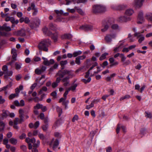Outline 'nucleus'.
Segmentation results:
<instances>
[{
  "label": "nucleus",
  "instance_id": "1",
  "mask_svg": "<svg viewBox=\"0 0 152 152\" xmlns=\"http://www.w3.org/2000/svg\"><path fill=\"white\" fill-rule=\"evenodd\" d=\"M50 44L51 42L48 39H45L39 42L38 47L39 50L48 52V47L49 45H50Z\"/></svg>",
  "mask_w": 152,
  "mask_h": 152
},
{
  "label": "nucleus",
  "instance_id": "2",
  "mask_svg": "<svg viewBox=\"0 0 152 152\" xmlns=\"http://www.w3.org/2000/svg\"><path fill=\"white\" fill-rule=\"evenodd\" d=\"M106 10V7L101 4L95 5L93 7V11L94 13H102L105 12Z\"/></svg>",
  "mask_w": 152,
  "mask_h": 152
},
{
  "label": "nucleus",
  "instance_id": "3",
  "mask_svg": "<svg viewBox=\"0 0 152 152\" xmlns=\"http://www.w3.org/2000/svg\"><path fill=\"white\" fill-rule=\"evenodd\" d=\"M111 23L108 20H104L102 21V27L101 30L102 32H104L107 30L109 27L110 26Z\"/></svg>",
  "mask_w": 152,
  "mask_h": 152
},
{
  "label": "nucleus",
  "instance_id": "4",
  "mask_svg": "<svg viewBox=\"0 0 152 152\" xmlns=\"http://www.w3.org/2000/svg\"><path fill=\"white\" fill-rule=\"evenodd\" d=\"M79 29L85 31H90L93 30V26L90 25L85 24L80 26Z\"/></svg>",
  "mask_w": 152,
  "mask_h": 152
},
{
  "label": "nucleus",
  "instance_id": "5",
  "mask_svg": "<svg viewBox=\"0 0 152 152\" xmlns=\"http://www.w3.org/2000/svg\"><path fill=\"white\" fill-rule=\"evenodd\" d=\"M46 68V66H42L41 67L36 69L35 70V73L38 75H40L45 71Z\"/></svg>",
  "mask_w": 152,
  "mask_h": 152
},
{
  "label": "nucleus",
  "instance_id": "6",
  "mask_svg": "<svg viewBox=\"0 0 152 152\" xmlns=\"http://www.w3.org/2000/svg\"><path fill=\"white\" fill-rule=\"evenodd\" d=\"M72 71L71 70H69L65 69L63 71L60 70L59 71L58 74L59 76H63L65 75H71Z\"/></svg>",
  "mask_w": 152,
  "mask_h": 152
},
{
  "label": "nucleus",
  "instance_id": "7",
  "mask_svg": "<svg viewBox=\"0 0 152 152\" xmlns=\"http://www.w3.org/2000/svg\"><path fill=\"white\" fill-rule=\"evenodd\" d=\"M115 37L116 35L115 34H107L105 37V39L108 43H110L112 41V39L115 38Z\"/></svg>",
  "mask_w": 152,
  "mask_h": 152
},
{
  "label": "nucleus",
  "instance_id": "8",
  "mask_svg": "<svg viewBox=\"0 0 152 152\" xmlns=\"http://www.w3.org/2000/svg\"><path fill=\"white\" fill-rule=\"evenodd\" d=\"M14 35L21 37L24 36L26 35L25 31L23 29H21L20 30L15 31L13 32Z\"/></svg>",
  "mask_w": 152,
  "mask_h": 152
},
{
  "label": "nucleus",
  "instance_id": "9",
  "mask_svg": "<svg viewBox=\"0 0 152 152\" xmlns=\"http://www.w3.org/2000/svg\"><path fill=\"white\" fill-rule=\"evenodd\" d=\"M144 31H143L141 33H143ZM141 32H136L134 34V36L135 37H140L138 40V42L140 43H141L144 40V36L141 34Z\"/></svg>",
  "mask_w": 152,
  "mask_h": 152
},
{
  "label": "nucleus",
  "instance_id": "10",
  "mask_svg": "<svg viewBox=\"0 0 152 152\" xmlns=\"http://www.w3.org/2000/svg\"><path fill=\"white\" fill-rule=\"evenodd\" d=\"M145 0H135L134 2V6L137 8L141 7L143 4Z\"/></svg>",
  "mask_w": 152,
  "mask_h": 152
},
{
  "label": "nucleus",
  "instance_id": "11",
  "mask_svg": "<svg viewBox=\"0 0 152 152\" xmlns=\"http://www.w3.org/2000/svg\"><path fill=\"white\" fill-rule=\"evenodd\" d=\"M61 81L64 83V86H67L69 83V78L68 77H61Z\"/></svg>",
  "mask_w": 152,
  "mask_h": 152
},
{
  "label": "nucleus",
  "instance_id": "12",
  "mask_svg": "<svg viewBox=\"0 0 152 152\" xmlns=\"http://www.w3.org/2000/svg\"><path fill=\"white\" fill-rule=\"evenodd\" d=\"M119 21L121 22H126L130 20V18L129 17H126L125 16H123L119 18Z\"/></svg>",
  "mask_w": 152,
  "mask_h": 152
},
{
  "label": "nucleus",
  "instance_id": "13",
  "mask_svg": "<svg viewBox=\"0 0 152 152\" xmlns=\"http://www.w3.org/2000/svg\"><path fill=\"white\" fill-rule=\"evenodd\" d=\"M138 19L140 21L137 22L138 24L142 23L144 20V18L143 17V13L142 12H140L138 15Z\"/></svg>",
  "mask_w": 152,
  "mask_h": 152
},
{
  "label": "nucleus",
  "instance_id": "14",
  "mask_svg": "<svg viewBox=\"0 0 152 152\" xmlns=\"http://www.w3.org/2000/svg\"><path fill=\"white\" fill-rule=\"evenodd\" d=\"M61 38L63 39H70L72 37V36L69 34H65L62 35L61 36Z\"/></svg>",
  "mask_w": 152,
  "mask_h": 152
},
{
  "label": "nucleus",
  "instance_id": "15",
  "mask_svg": "<svg viewBox=\"0 0 152 152\" xmlns=\"http://www.w3.org/2000/svg\"><path fill=\"white\" fill-rule=\"evenodd\" d=\"M26 142L28 144L29 143H33L35 142L36 140L34 138L30 139L28 137H27L26 139Z\"/></svg>",
  "mask_w": 152,
  "mask_h": 152
},
{
  "label": "nucleus",
  "instance_id": "16",
  "mask_svg": "<svg viewBox=\"0 0 152 152\" xmlns=\"http://www.w3.org/2000/svg\"><path fill=\"white\" fill-rule=\"evenodd\" d=\"M126 7V6L123 5H116L113 8L117 10H122Z\"/></svg>",
  "mask_w": 152,
  "mask_h": 152
},
{
  "label": "nucleus",
  "instance_id": "17",
  "mask_svg": "<svg viewBox=\"0 0 152 152\" xmlns=\"http://www.w3.org/2000/svg\"><path fill=\"white\" fill-rule=\"evenodd\" d=\"M49 28L50 29L53 31H56L57 29L56 25L53 24L52 23H51L49 24Z\"/></svg>",
  "mask_w": 152,
  "mask_h": 152
},
{
  "label": "nucleus",
  "instance_id": "18",
  "mask_svg": "<svg viewBox=\"0 0 152 152\" xmlns=\"http://www.w3.org/2000/svg\"><path fill=\"white\" fill-rule=\"evenodd\" d=\"M91 79L90 77H85V78L82 79V81L85 83H89L91 80Z\"/></svg>",
  "mask_w": 152,
  "mask_h": 152
},
{
  "label": "nucleus",
  "instance_id": "19",
  "mask_svg": "<svg viewBox=\"0 0 152 152\" xmlns=\"http://www.w3.org/2000/svg\"><path fill=\"white\" fill-rule=\"evenodd\" d=\"M89 64H92L93 65L92 66L90 67L88 71L87 72L86 76H88L89 75V72L90 70L92 69L95 66H96L97 65V63L96 62H94V63H92L91 64L90 63Z\"/></svg>",
  "mask_w": 152,
  "mask_h": 152
},
{
  "label": "nucleus",
  "instance_id": "20",
  "mask_svg": "<svg viewBox=\"0 0 152 152\" xmlns=\"http://www.w3.org/2000/svg\"><path fill=\"white\" fill-rule=\"evenodd\" d=\"M134 12L133 10L131 9L127 10L125 12V14L126 15L129 16L132 15Z\"/></svg>",
  "mask_w": 152,
  "mask_h": 152
},
{
  "label": "nucleus",
  "instance_id": "21",
  "mask_svg": "<svg viewBox=\"0 0 152 152\" xmlns=\"http://www.w3.org/2000/svg\"><path fill=\"white\" fill-rule=\"evenodd\" d=\"M10 143L13 145H16L17 143V140L14 138H12L9 140Z\"/></svg>",
  "mask_w": 152,
  "mask_h": 152
},
{
  "label": "nucleus",
  "instance_id": "22",
  "mask_svg": "<svg viewBox=\"0 0 152 152\" xmlns=\"http://www.w3.org/2000/svg\"><path fill=\"white\" fill-rule=\"evenodd\" d=\"M59 141L58 140H56L54 142L53 147V149L55 150L59 145Z\"/></svg>",
  "mask_w": 152,
  "mask_h": 152
},
{
  "label": "nucleus",
  "instance_id": "23",
  "mask_svg": "<svg viewBox=\"0 0 152 152\" xmlns=\"http://www.w3.org/2000/svg\"><path fill=\"white\" fill-rule=\"evenodd\" d=\"M67 63L68 62L67 60L62 61H60V64L61 66L62 67L61 69H64V66L66 65L67 64Z\"/></svg>",
  "mask_w": 152,
  "mask_h": 152
},
{
  "label": "nucleus",
  "instance_id": "24",
  "mask_svg": "<svg viewBox=\"0 0 152 152\" xmlns=\"http://www.w3.org/2000/svg\"><path fill=\"white\" fill-rule=\"evenodd\" d=\"M12 23L18 24L19 22V20H15L14 18L13 17H10V21Z\"/></svg>",
  "mask_w": 152,
  "mask_h": 152
},
{
  "label": "nucleus",
  "instance_id": "25",
  "mask_svg": "<svg viewBox=\"0 0 152 152\" xmlns=\"http://www.w3.org/2000/svg\"><path fill=\"white\" fill-rule=\"evenodd\" d=\"M100 101L99 99H94L91 102V104L89 105L90 107H93L94 106V104L95 103H97V102H99Z\"/></svg>",
  "mask_w": 152,
  "mask_h": 152
},
{
  "label": "nucleus",
  "instance_id": "26",
  "mask_svg": "<svg viewBox=\"0 0 152 152\" xmlns=\"http://www.w3.org/2000/svg\"><path fill=\"white\" fill-rule=\"evenodd\" d=\"M21 64L16 62L15 64V68L17 70L20 69L21 68Z\"/></svg>",
  "mask_w": 152,
  "mask_h": 152
},
{
  "label": "nucleus",
  "instance_id": "27",
  "mask_svg": "<svg viewBox=\"0 0 152 152\" xmlns=\"http://www.w3.org/2000/svg\"><path fill=\"white\" fill-rule=\"evenodd\" d=\"M131 97L128 94L125 95V96L121 97L120 99V101H121L125 99H128Z\"/></svg>",
  "mask_w": 152,
  "mask_h": 152
},
{
  "label": "nucleus",
  "instance_id": "28",
  "mask_svg": "<svg viewBox=\"0 0 152 152\" xmlns=\"http://www.w3.org/2000/svg\"><path fill=\"white\" fill-rule=\"evenodd\" d=\"M40 24V20L39 19H38L36 21V23H35V25H33L31 24H30V26L31 28H33L35 26L37 27L39 26V25Z\"/></svg>",
  "mask_w": 152,
  "mask_h": 152
},
{
  "label": "nucleus",
  "instance_id": "29",
  "mask_svg": "<svg viewBox=\"0 0 152 152\" xmlns=\"http://www.w3.org/2000/svg\"><path fill=\"white\" fill-rule=\"evenodd\" d=\"M82 53V51H78L75 52L73 54V56L74 57H76L80 55Z\"/></svg>",
  "mask_w": 152,
  "mask_h": 152
},
{
  "label": "nucleus",
  "instance_id": "30",
  "mask_svg": "<svg viewBox=\"0 0 152 152\" xmlns=\"http://www.w3.org/2000/svg\"><path fill=\"white\" fill-rule=\"evenodd\" d=\"M108 55V53H104L102 54L101 56L99 58V60L101 61L102 60L106 58V56Z\"/></svg>",
  "mask_w": 152,
  "mask_h": 152
},
{
  "label": "nucleus",
  "instance_id": "31",
  "mask_svg": "<svg viewBox=\"0 0 152 152\" xmlns=\"http://www.w3.org/2000/svg\"><path fill=\"white\" fill-rule=\"evenodd\" d=\"M56 110L57 112L58 113L59 116H60L62 113V109L59 107H56Z\"/></svg>",
  "mask_w": 152,
  "mask_h": 152
},
{
  "label": "nucleus",
  "instance_id": "32",
  "mask_svg": "<svg viewBox=\"0 0 152 152\" xmlns=\"http://www.w3.org/2000/svg\"><path fill=\"white\" fill-rule=\"evenodd\" d=\"M0 131L3 130L5 126V124L3 122H0Z\"/></svg>",
  "mask_w": 152,
  "mask_h": 152
},
{
  "label": "nucleus",
  "instance_id": "33",
  "mask_svg": "<svg viewBox=\"0 0 152 152\" xmlns=\"http://www.w3.org/2000/svg\"><path fill=\"white\" fill-rule=\"evenodd\" d=\"M69 103V101L68 100H66L62 102V104L63 105L65 106V109L68 108L67 105Z\"/></svg>",
  "mask_w": 152,
  "mask_h": 152
},
{
  "label": "nucleus",
  "instance_id": "34",
  "mask_svg": "<svg viewBox=\"0 0 152 152\" xmlns=\"http://www.w3.org/2000/svg\"><path fill=\"white\" fill-rule=\"evenodd\" d=\"M42 107V104H40L39 103H38L36 105V106H34V108L35 110H37L41 108Z\"/></svg>",
  "mask_w": 152,
  "mask_h": 152
},
{
  "label": "nucleus",
  "instance_id": "35",
  "mask_svg": "<svg viewBox=\"0 0 152 152\" xmlns=\"http://www.w3.org/2000/svg\"><path fill=\"white\" fill-rule=\"evenodd\" d=\"M2 116L3 117H7L9 116V112L7 110H3V111Z\"/></svg>",
  "mask_w": 152,
  "mask_h": 152
},
{
  "label": "nucleus",
  "instance_id": "36",
  "mask_svg": "<svg viewBox=\"0 0 152 152\" xmlns=\"http://www.w3.org/2000/svg\"><path fill=\"white\" fill-rule=\"evenodd\" d=\"M121 45H120L119 46L115 48L114 50V51L115 52H119L121 50Z\"/></svg>",
  "mask_w": 152,
  "mask_h": 152
},
{
  "label": "nucleus",
  "instance_id": "37",
  "mask_svg": "<svg viewBox=\"0 0 152 152\" xmlns=\"http://www.w3.org/2000/svg\"><path fill=\"white\" fill-rule=\"evenodd\" d=\"M11 87V85H8L2 88V90L7 91V89H9Z\"/></svg>",
  "mask_w": 152,
  "mask_h": 152
},
{
  "label": "nucleus",
  "instance_id": "38",
  "mask_svg": "<svg viewBox=\"0 0 152 152\" xmlns=\"http://www.w3.org/2000/svg\"><path fill=\"white\" fill-rule=\"evenodd\" d=\"M58 64L57 63H55L53 67H51L49 70L50 72H51L54 69H56L58 67Z\"/></svg>",
  "mask_w": 152,
  "mask_h": 152
},
{
  "label": "nucleus",
  "instance_id": "39",
  "mask_svg": "<svg viewBox=\"0 0 152 152\" xmlns=\"http://www.w3.org/2000/svg\"><path fill=\"white\" fill-rule=\"evenodd\" d=\"M96 60V57L93 56L92 57V60H90L89 59H87V63L90 62V64H91L93 63L92 61H95Z\"/></svg>",
  "mask_w": 152,
  "mask_h": 152
},
{
  "label": "nucleus",
  "instance_id": "40",
  "mask_svg": "<svg viewBox=\"0 0 152 152\" xmlns=\"http://www.w3.org/2000/svg\"><path fill=\"white\" fill-rule=\"evenodd\" d=\"M47 90V88L45 86L43 87L40 90L39 93L41 94L42 93V91H46Z\"/></svg>",
  "mask_w": 152,
  "mask_h": 152
},
{
  "label": "nucleus",
  "instance_id": "41",
  "mask_svg": "<svg viewBox=\"0 0 152 152\" xmlns=\"http://www.w3.org/2000/svg\"><path fill=\"white\" fill-rule=\"evenodd\" d=\"M111 28L112 29L114 30H117L118 29L119 26L117 24H113L111 26Z\"/></svg>",
  "mask_w": 152,
  "mask_h": 152
},
{
  "label": "nucleus",
  "instance_id": "42",
  "mask_svg": "<svg viewBox=\"0 0 152 152\" xmlns=\"http://www.w3.org/2000/svg\"><path fill=\"white\" fill-rule=\"evenodd\" d=\"M18 96H17L15 94H11L10 96H9V98L10 99H12L16 97H17Z\"/></svg>",
  "mask_w": 152,
  "mask_h": 152
},
{
  "label": "nucleus",
  "instance_id": "43",
  "mask_svg": "<svg viewBox=\"0 0 152 152\" xmlns=\"http://www.w3.org/2000/svg\"><path fill=\"white\" fill-rule=\"evenodd\" d=\"M77 86V85L76 84H74L73 85L71 86L70 87L71 90L74 91L76 89V87Z\"/></svg>",
  "mask_w": 152,
  "mask_h": 152
},
{
  "label": "nucleus",
  "instance_id": "44",
  "mask_svg": "<svg viewBox=\"0 0 152 152\" xmlns=\"http://www.w3.org/2000/svg\"><path fill=\"white\" fill-rule=\"evenodd\" d=\"M55 11L56 13L58 15H61L63 14V12L62 10H55Z\"/></svg>",
  "mask_w": 152,
  "mask_h": 152
},
{
  "label": "nucleus",
  "instance_id": "45",
  "mask_svg": "<svg viewBox=\"0 0 152 152\" xmlns=\"http://www.w3.org/2000/svg\"><path fill=\"white\" fill-rule=\"evenodd\" d=\"M53 39L55 42H56L57 40L58 35L57 34H53L52 37Z\"/></svg>",
  "mask_w": 152,
  "mask_h": 152
},
{
  "label": "nucleus",
  "instance_id": "46",
  "mask_svg": "<svg viewBox=\"0 0 152 152\" xmlns=\"http://www.w3.org/2000/svg\"><path fill=\"white\" fill-rule=\"evenodd\" d=\"M80 60L79 58H78V57L76 58L75 60L76 64L78 65H80L81 63Z\"/></svg>",
  "mask_w": 152,
  "mask_h": 152
},
{
  "label": "nucleus",
  "instance_id": "47",
  "mask_svg": "<svg viewBox=\"0 0 152 152\" xmlns=\"http://www.w3.org/2000/svg\"><path fill=\"white\" fill-rule=\"evenodd\" d=\"M39 121H36L34 124V128L35 129H37L39 127Z\"/></svg>",
  "mask_w": 152,
  "mask_h": 152
},
{
  "label": "nucleus",
  "instance_id": "48",
  "mask_svg": "<svg viewBox=\"0 0 152 152\" xmlns=\"http://www.w3.org/2000/svg\"><path fill=\"white\" fill-rule=\"evenodd\" d=\"M87 1V0H77L76 1L77 4L80 3H85Z\"/></svg>",
  "mask_w": 152,
  "mask_h": 152
},
{
  "label": "nucleus",
  "instance_id": "49",
  "mask_svg": "<svg viewBox=\"0 0 152 152\" xmlns=\"http://www.w3.org/2000/svg\"><path fill=\"white\" fill-rule=\"evenodd\" d=\"M20 149L24 151H26L27 150L26 146L24 145H22L20 146Z\"/></svg>",
  "mask_w": 152,
  "mask_h": 152
},
{
  "label": "nucleus",
  "instance_id": "50",
  "mask_svg": "<svg viewBox=\"0 0 152 152\" xmlns=\"http://www.w3.org/2000/svg\"><path fill=\"white\" fill-rule=\"evenodd\" d=\"M146 17L148 18V19H149L151 20L152 21V14L149 13L147 14L146 15Z\"/></svg>",
  "mask_w": 152,
  "mask_h": 152
},
{
  "label": "nucleus",
  "instance_id": "51",
  "mask_svg": "<svg viewBox=\"0 0 152 152\" xmlns=\"http://www.w3.org/2000/svg\"><path fill=\"white\" fill-rule=\"evenodd\" d=\"M78 116L77 115H75L72 119V121L74 122L76 121H77L78 119Z\"/></svg>",
  "mask_w": 152,
  "mask_h": 152
},
{
  "label": "nucleus",
  "instance_id": "52",
  "mask_svg": "<svg viewBox=\"0 0 152 152\" xmlns=\"http://www.w3.org/2000/svg\"><path fill=\"white\" fill-rule=\"evenodd\" d=\"M29 5V7H31L32 10H34V9H36V8L35 7V5L33 3H31Z\"/></svg>",
  "mask_w": 152,
  "mask_h": 152
},
{
  "label": "nucleus",
  "instance_id": "53",
  "mask_svg": "<svg viewBox=\"0 0 152 152\" xmlns=\"http://www.w3.org/2000/svg\"><path fill=\"white\" fill-rule=\"evenodd\" d=\"M48 128V125L46 124L43 125L42 127V129L44 131H46L47 130Z\"/></svg>",
  "mask_w": 152,
  "mask_h": 152
},
{
  "label": "nucleus",
  "instance_id": "54",
  "mask_svg": "<svg viewBox=\"0 0 152 152\" xmlns=\"http://www.w3.org/2000/svg\"><path fill=\"white\" fill-rule=\"evenodd\" d=\"M54 98H56L57 96V93L56 91H53L50 94Z\"/></svg>",
  "mask_w": 152,
  "mask_h": 152
},
{
  "label": "nucleus",
  "instance_id": "55",
  "mask_svg": "<svg viewBox=\"0 0 152 152\" xmlns=\"http://www.w3.org/2000/svg\"><path fill=\"white\" fill-rule=\"evenodd\" d=\"M34 61L35 62H38L41 61V58L38 57L37 56L34 58Z\"/></svg>",
  "mask_w": 152,
  "mask_h": 152
},
{
  "label": "nucleus",
  "instance_id": "56",
  "mask_svg": "<svg viewBox=\"0 0 152 152\" xmlns=\"http://www.w3.org/2000/svg\"><path fill=\"white\" fill-rule=\"evenodd\" d=\"M2 69L4 72L7 73V66L6 65H4L2 67Z\"/></svg>",
  "mask_w": 152,
  "mask_h": 152
},
{
  "label": "nucleus",
  "instance_id": "57",
  "mask_svg": "<svg viewBox=\"0 0 152 152\" xmlns=\"http://www.w3.org/2000/svg\"><path fill=\"white\" fill-rule=\"evenodd\" d=\"M26 137V134L24 133H23L21 135L19 136V138L21 140H23L25 139Z\"/></svg>",
  "mask_w": 152,
  "mask_h": 152
},
{
  "label": "nucleus",
  "instance_id": "58",
  "mask_svg": "<svg viewBox=\"0 0 152 152\" xmlns=\"http://www.w3.org/2000/svg\"><path fill=\"white\" fill-rule=\"evenodd\" d=\"M19 118H15L14 121V124L15 125H17L18 123Z\"/></svg>",
  "mask_w": 152,
  "mask_h": 152
},
{
  "label": "nucleus",
  "instance_id": "59",
  "mask_svg": "<svg viewBox=\"0 0 152 152\" xmlns=\"http://www.w3.org/2000/svg\"><path fill=\"white\" fill-rule=\"evenodd\" d=\"M146 113V115H145L146 117L147 118H152V115L151 113Z\"/></svg>",
  "mask_w": 152,
  "mask_h": 152
},
{
  "label": "nucleus",
  "instance_id": "60",
  "mask_svg": "<svg viewBox=\"0 0 152 152\" xmlns=\"http://www.w3.org/2000/svg\"><path fill=\"white\" fill-rule=\"evenodd\" d=\"M5 100L2 98L1 96H0V104H2L4 102Z\"/></svg>",
  "mask_w": 152,
  "mask_h": 152
},
{
  "label": "nucleus",
  "instance_id": "61",
  "mask_svg": "<svg viewBox=\"0 0 152 152\" xmlns=\"http://www.w3.org/2000/svg\"><path fill=\"white\" fill-rule=\"evenodd\" d=\"M49 61L47 59L46 61H44L43 62V64L45 65H46V66L50 65V64H49Z\"/></svg>",
  "mask_w": 152,
  "mask_h": 152
},
{
  "label": "nucleus",
  "instance_id": "62",
  "mask_svg": "<svg viewBox=\"0 0 152 152\" xmlns=\"http://www.w3.org/2000/svg\"><path fill=\"white\" fill-rule=\"evenodd\" d=\"M77 12L78 13H79L80 14L83 15L84 14V13L83 10L80 9H77Z\"/></svg>",
  "mask_w": 152,
  "mask_h": 152
},
{
  "label": "nucleus",
  "instance_id": "63",
  "mask_svg": "<svg viewBox=\"0 0 152 152\" xmlns=\"http://www.w3.org/2000/svg\"><path fill=\"white\" fill-rule=\"evenodd\" d=\"M39 136L41 139L42 140H44L45 138L44 136L42 134H39Z\"/></svg>",
  "mask_w": 152,
  "mask_h": 152
},
{
  "label": "nucleus",
  "instance_id": "64",
  "mask_svg": "<svg viewBox=\"0 0 152 152\" xmlns=\"http://www.w3.org/2000/svg\"><path fill=\"white\" fill-rule=\"evenodd\" d=\"M14 104L16 106H20L19 105V102L18 101L16 100L14 102Z\"/></svg>",
  "mask_w": 152,
  "mask_h": 152
}]
</instances>
